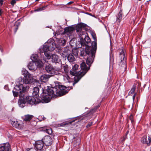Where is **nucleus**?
Listing matches in <instances>:
<instances>
[{
	"instance_id": "obj_1",
	"label": "nucleus",
	"mask_w": 151,
	"mask_h": 151,
	"mask_svg": "<svg viewBox=\"0 0 151 151\" xmlns=\"http://www.w3.org/2000/svg\"><path fill=\"white\" fill-rule=\"evenodd\" d=\"M55 85L54 87H49L47 90L43 91L40 97L41 100L33 96H28L26 98L25 101L24 98L27 87H24L22 84L15 86L12 92L14 97H17L18 96H19L18 104L19 106L22 108L25 106L26 102L31 106L37 104L41 101L48 103L50 101L51 98L61 96L66 93V86L61 85V83L58 81L55 82Z\"/></svg>"
},
{
	"instance_id": "obj_2",
	"label": "nucleus",
	"mask_w": 151,
	"mask_h": 151,
	"mask_svg": "<svg viewBox=\"0 0 151 151\" xmlns=\"http://www.w3.org/2000/svg\"><path fill=\"white\" fill-rule=\"evenodd\" d=\"M83 26V23H80L77 25L76 27V32L80 38L79 44H80L78 47L80 48L82 46L83 47L80 49V56L85 58V57L90 54L91 51H93L91 50L90 47L87 45L91 42V40L88 36L86 32L82 29V27Z\"/></svg>"
},
{
	"instance_id": "obj_3",
	"label": "nucleus",
	"mask_w": 151,
	"mask_h": 151,
	"mask_svg": "<svg viewBox=\"0 0 151 151\" xmlns=\"http://www.w3.org/2000/svg\"><path fill=\"white\" fill-rule=\"evenodd\" d=\"M78 67V65L75 64L72 66V70H70L69 75L67 71V80L68 81L69 83H72L73 85L80 79L78 78L79 75L78 74L80 71H77ZM68 68V65H67V71Z\"/></svg>"
},
{
	"instance_id": "obj_4",
	"label": "nucleus",
	"mask_w": 151,
	"mask_h": 151,
	"mask_svg": "<svg viewBox=\"0 0 151 151\" xmlns=\"http://www.w3.org/2000/svg\"><path fill=\"white\" fill-rule=\"evenodd\" d=\"M89 67L90 66H89V67H88L84 62L82 63L81 64V70H80L78 73V75H79L78 77L79 79H81L86 74L87 71L89 69Z\"/></svg>"
},
{
	"instance_id": "obj_5",
	"label": "nucleus",
	"mask_w": 151,
	"mask_h": 151,
	"mask_svg": "<svg viewBox=\"0 0 151 151\" xmlns=\"http://www.w3.org/2000/svg\"><path fill=\"white\" fill-rule=\"evenodd\" d=\"M55 45L53 41H48L45 45H43V50L46 51H52L55 49Z\"/></svg>"
},
{
	"instance_id": "obj_6",
	"label": "nucleus",
	"mask_w": 151,
	"mask_h": 151,
	"mask_svg": "<svg viewBox=\"0 0 151 151\" xmlns=\"http://www.w3.org/2000/svg\"><path fill=\"white\" fill-rule=\"evenodd\" d=\"M75 30L74 27L72 26L67 27V35L69 38H75L76 35L74 33Z\"/></svg>"
},
{
	"instance_id": "obj_7",
	"label": "nucleus",
	"mask_w": 151,
	"mask_h": 151,
	"mask_svg": "<svg viewBox=\"0 0 151 151\" xmlns=\"http://www.w3.org/2000/svg\"><path fill=\"white\" fill-rule=\"evenodd\" d=\"M95 50L91 51L90 54L87 55L86 59V62L87 64L90 66L93 62V58L95 57Z\"/></svg>"
},
{
	"instance_id": "obj_8",
	"label": "nucleus",
	"mask_w": 151,
	"mask_h": 151,
	"mask_svg": "<svg viewBox=\"0 0 151 151\" xmlns=\"http://www.w3.org/2000/svg\"><path fill=\"white\" fill-rule=\"evenodd\" d=\"M33 81L34 79L30 74L24 76L23 79V82L25 84L31 83Z\"/></svg>"
},
{
	"instance_id": "obj_9",
	"label": "nucleus",
	"mask_w": 151,
	"mask_h": 151,
	"mask_svg": "<svg viewBox=\"0 0 151 151\" xmlns=\"http://www.w3.org/2000/svg\"><path fill=\"white\" fill-rule=\"evenodd\" d=\"M42 140L43 143L46 146H50L52 143V139L49 136H45Z\"/></svg>"
},
{
	"instance_id": "obj_10",
	"label": "nucleus",
	"mask_w": 151,
	"mask_h": 151,
	"mask_svg": "<svg viewBox=\"0 0 151 151\" xmlns=\"http://www.w3.org/2000/svg\"><path fill=\"white\" fill-rule=\"evenodd\" d=\"M0 151H12L9 143H6L2 144L0 147Z\"/></svg>"
},
{
	"instance_id": "obj_11",
	"label": "nucleus",
	"mask_w": 151,
	"mask_h": 151,
	"mask_svg": "<svg viewBox=\"0 0 151 151\" xmlns=\"http://www.w3.org/2000/svg\"><path fill=\"white\" fill-rule=\"evenodd\" d=\"M60 54L62 57L61 60V63L62 64L64 65L66 63V62L65 61L66 60V50L65 49L64 50H62Z\"/></svg>"
},
{
	"instance_id": "obj_12",
	"label": "nucleus",
	"mask_w": 151,
	"mask_h": 151,
	"mask_svg": "<svg viewBox=\"0 0 151 151\" xmlns=\"http://www.w3.org/2000/svg\"><path fill=\"white\" fill-rule=\"evenodd\" d=\"M44 144L42 140L38 141L35 142V146L37 150H41L43 148Z\"/></svg>"
},
{
	"instance_id": "obj_13",
	"label": "nucleus",
	"mask_w": 151,
	"mask_h": 151,
	"mask_svg": "<svg viewBox=\"0 0 151 151\" xmlns=\"http://www.w3.org/2000/svg\"><path fill=\"white\" fill-rule=\"evenodd\" d=\"M119 58L121 63L122 62L124 63H126V58L125 56V52L124 50L122 49L121 52H120Z\"/></svg>"
},
{
	"instance_id": "obj_14",
	"label": "nucleus",
	"mask_w": 151,
	"mask_h": 151,
	"mask_svg": "<svg viewBox=\"0 0 151 151\" xmlns=\"http://www.w3.org/2000/svg\"><path fill=\"white\" fill-rule=\"evenodd\" d=\"M34 63L33 62L31 61L27 65L29 70L32 71L35 70L37 68L35 64H34Z\"/></svg>"
},
{
	"instance_id": "obj_15",
	"label": "nucleus",
	"mask_w": 151,
	"mask_h": 151,
	"mask_svg": "<svg viewBox=\"0 0 151 151\" xmlns=\"http://www.w3.org/2000/svg\"><path fill=\"white\" fill-rule=\"evenodd\" d=\"M39 94V88L37 87H34L33 89L32 96L38 99Z\"/></svg>"
},
{
	"instance_id": "obj_16",
	"label": "nucleus",
	"mask_w": 151,
	"mask_h": 151,
	"mask_svg": "<svg viewBox=\"0 0 151 151\" xmlns=\"http://www.w3.org/2000/svg\"><path fill=\"white\" fill-rule=\"evenodd\" d=\"M150 138L148 139L149 142H148L146 136H144L142 138L141 142L143 144H146L147 146H150V144L151 139Z\"/></svg>"
},
{
	"instance_id": "obj_17",
	"label": "nucleus",
	"mask_w": 151,
	"mask_h": 151,
	"mask_svg": "<svg viewBox=\"0 0 151 151\" xmlns=\"http://www.w3.org/2000/svg\"><path fill=\"white\" fill-rule=\"evenodd\" d=\"M50 77L49 75H43L41 76L40 79L41 81L45 82L48 80Z\"/></svg>"
},
{
	"instance_id": "obj_18",
	"label": "nucleus",
	"mask_w": 151,
	"mask_h": 151,
	"mask_svg": "<svg viewBox=\"0 0 151 151\" xmlns=\"http://www.w3.org/2000/svg\"><path fill=\"white\" fill-rule=\"evenodd\" d=\"M68 61L71 64H73L75 60V58L74 56L72 54H69L67 57Z\"/></svg>"
},
{
	"instance_id": "obj_19",
	"label": "nucleus",
	"mask_w": 151,
	"mask_h": 151,
	"mask_svg": "<svg viewBox=\"0 0 151 151\" xmlns=\"http://www.w3.org/2000/svg\"><path fill=\"white\" fill-rule=\"evenodd\" d=\"M52 62L53 63L58 62L59 59L58 56L55 54L52 55Z\"/></svg>"
},
{
	"instance_id": "obj_20",
	"label": "nucleus",
	"mask_w": 151,
	"mask_h": 151,
	"mask_svg": "<svg viewBox=\"0 0 151 151\" xmlns=\"http://www.w3.org/2000/svg\"><path fill=\"white\" fill-rule=\"evenodd\" d=\"M33 116L32 115L27 114L25 115L23 117V119L25 121H29L33 118Z\"/></svg>"
},
{
	"instance_id": "obj_21",
	"label": "nucleus",
	"mask_w": 151,
	"mask_h": 151,
	"mask_svg": "<svg viewBox=\"0 0 151 151\" xmlns=\"http://www.w3.org/2000/svg\"><path fill=\"white\" fill-rule=\"evenodd\" d=\"M32 62L36 63L39 60L37 55L36 54H33L31 57Z\"/></svg>"
},
{
	"instance_id": "obj_22",
	"label": "nucleus",
	"mask_w": 151,
	"mask_h": 151,
	"mask_svg": "<svg viewBox=\"0 0 151 151\" xmlns=\"http://www.w3.org/2000/svg\"><path fill=\"white\" fill-rule=\"evenodd\" d=\"M42 130L47 133L48 134H52V130L51 129L47 128V127H43Z\"/></svg>"
},
{
	"instance_id": "obj_23",
	"label": "nucleus",
	"mask_w": 151,
	"mask_h": 151,
	"mask_svg": "<svg viewBox=\"0 0 151 151\" xmlns=\"http://www.w3.org/2000/svg\"><path fill=\"white\" fill-rule=\"evenodd\" d=\"M122 17V10H120L119 13L118 14L116 21L119 22H120Z\"/></svg>"
},
{
	"instance_id": "obj_24",
	"label": "nucleus",
	"mask_w": 151,
	"mask_h": 151,
	"mask_svg": "<svg viewBox=\"0 0 151 151\" xmlns=\"http://www.w3.org/2000/svg\"><path fill=\"white\" fill-rule=\"evenodd\" d=\"M136 88V85H134L132 87L130 91L128 93L129 95H132L133 94Z\"/></svg>"
},
{
	"instance_id": "obj_25",
	"label": "nucleus",
	"mask_w": 151,
	"mask_h": 151,
	"mask_svg": "<svg viewBox=\"0 0 151 151\" xmlns=\"http://www.w3.org/2000/svg\"><path fill=\"white\" fill-rule=\"evenodd\" d=\"M44 52V53L45 56L47 57V58L48 59H50L52 55L51 56L50 54H49V52H48L49 51H46L45 50H43Z\"/></svg>"
},
{
	"instance_id": "obj_26",
	"label": "nucleus",
	"mask_w": 151,
	"mask_h": 151,
	"mask_svg": "<svg viewBox=\"0 0 151 151\" xmlns=\"http://www.w3.org/2000/svg\"><path fill=\"white\" fill-rule=\"evenodd\" d=\"M36 65H37L39 68L42 67L43 66V63L42 61L39 60L37 62L35 63Z\"/></svg>"
},
{
	"instance_id": "obj_27",
	"label": "nucleus",
	"mask_w": 151,
	"mask_h": 151,
	"mask_svg": "<svg viewBox=\"0 0 151 151\" xmlns=\"http://www.w3.org/2000/svg\"><path fill=\"white\" fill-rule=\"evenodd\" d=\"M71 39L70 41L69 44L70 45L72 46H73L74 45L76 44L75 42H76V40L75 38H71Z\"/></svg>"
},
{
	"instance_id": "obj_28",
	"label": "nucleus",
	"mask_w": 151,
	"mask_h": 151,
	"mask_svg": "<svg viewBox=\"0 0 151 151\" xmlns=\"http://www.w3.org/2000/svg\"><path fill=\"white\" fill-rule=\"evenodd\" d=\"M22 74L23 75H24V76H25L26 75H27L28 74H29L27 70L25 69H22Z\"/></svg>"
},
{
	"instance_id": "obj_29",
	"label": "nucleus",
	"mask_w": 151,
	"mask_h": 151,
	"mask_svg": "<svg viewBox=\"0 0 151 151\" xmlns=\"http://www.w3.org/2000/svg\"><path fill=\"white\" fill-rule=\"evenodd\" d=\"M66 32V27H65L64 28V31L62 32V33H60V32H59V34L57 32L55 34V36L56 37L57 36H58V35H60V34H61V35H63Z\"/></svg>"
},
{
	"instance_id": "obj_30",
	"label": "nucleus",
	"mask_w": 151,
	"mask_h": 151,
	"mask_svg": "<svg viewBox=\"0 0 151 151\" xmlns=\"http://www.w3.org/2000/svg\"><path fill=\"white\" fill-rule=\"evenodd\" d=\"M13 125L14 127H15L16 128H18L19 127L20 124L17 122H14Z\"/></svg>"
},
{
	"instance_id": "obj_31",
	"label": "nucleus",
	"mask_w": 151,
	"mask_h": 151,
	"mask_svg": "<svg viewBox=\"0 0 151 151\" xmlns=\"http://www.w3.org/2000/svg\"><path fill=\"white\" fill-rule=\"evenodd\" d=\"M91 35L94 40L95 41H96L97 40L95 33L93 32H92Z\"/></svg>"
},
{
	"instance_id": "obj_32",
	"label": "nucleus",
	"mask_w": 151,
	"mask_h": 151,
	"mask_svg": "<svg viewBox=\"0 0 151 151\" xmlns=\"http://www.w3.org/2000/svg\"><path fill=\"white\" fill-rule=\"evenodd\" d=\"M46 71L48 73H50L51 72V68L49 67V66H46L45 68Z\"/></svg>"
},
{
	"instance_id": "obj_33",
	"label": "nucleus",
	"mask_w": 151,
	"mask_h": 151,
	"mask_svg": "<svg viewBox=\"0 0 151 151\" xmlns=\"http://www.w3.org/2000/svg\"><path fill=\"white\" fill-rule=\"evenodd\" d=\"M96 41H94V42H92V45L93 46L94 48H96L97 46V43L96 42Z\"/></svg>"
},
{
	"instance_id": "obj_34",
	"label": "nucleus",
	"mask_w": 151,
	"mask_h": 151,
	"mask_svg": "<svg viewBox=\"0 0 151 151\" xmlns=\"http://www.w3.org/2000/svg\"><path fill=\"white\" fill-rule=\"evenodd\" d=\"M65 125H66V122H64L61 124H58V127H63Z\"/></svg>"
},
{
	"instance_id": "obj_35",
	"label": "nucleus",
	"mask_w": 151,
	"mask_h": 151,
	"mask_svg": "<svg viewBox=\"0 0 151 151\" xmlns=\"http://www.w3.org/2000/svg\"><path fill=\"white\" fill-rule=\"evenodd\" d=\"M16 0H12L11 2V5L14 6V4L16 3Z\"/></svg>"
},
{
	"instance_id": "obj_36",
	"label": "nucleus",
	"mask_w": 151,
	"mask_h": 151,
	"mask_svg": "<svg viewBox=\"0 0 151 151\" xmlns=\"http://www.w3.org/2000/svg\"><path fill=\"white\" fill-rule=\"evenodd\" d=\"M73 54L74 55H76L78 54V51L77 50L75 49L73 51Z\"/></svg>"
},
{
	"instance_id": "obj_37",
	"label": "nucleus",
	"mask_w": 151,
	"mask_h": 151,
	"mask_svg": "<svg viewBox=\"0 0 151 151\" xmlns=\"http://www.w3.org/2000/svg\"><path fill=\"white\" fill-rule=\"evenodd\" d=\"M92 122H89L86 126L87 128H88V127H90V126H91L92 125Z\"/></svg>"
},
{
	"instance_id": "obj_38",
	"label": "nucleus",
	"mask_w": 151,
	"mask_h": 151,
	"mask_svg": "<svg viewBox=\"0 0 151 151\" xmlns=\"http://www.w3.org/2000/svg\"><path fill=\"white\" fill-rule=\"evenodd\" d=\"M26 151H35L33 148H28L26 149Z\"/></svg>"
},
{
	"instance_id": "obj_39",
	"label": "nucleus",
	"mask_w": 151,
	"mask_h": 151,
	"mask_svg": "<svg viewBox=\"0 0 151 151\" xmlns=\"http://www.w3.org/2000/svg\"><path fill=\"white\" fill-rule=\"evenodd\" d=\"M129 119L131 120V122L132 123L133 122V116L132 115H131L129 116Z\"/></svg>"
},
{
	"instance_id": "obj_40",
	"label": "nucleus",
	"mask_w": 151,
	"mask_h": 151,
	"mask_svg": "<svg viewBox=\"0 0 151 151\" xmlns=\"http://www.w3.org/2000/svg\"><path fill=\"white\" fill-rule=\"evenodd\" d=\"M47 5L44 6L42 7H41L42 11L45 10L46 8L47 7Z\"/></svg>"
},
{
	"instance_id": "obj_41",
	"label": "nucleus",
	"mask_w": 151,
	"mask_h": 151,
	"mask_svg": "<svg viewBox=\"0 0 151 151\" xmlns=\"http://www.w3.org/2000/svg\"><path fill=\"white\" fill-rule=\"evenodd\" d=\"M137 93H134V95L133 96L132 99H133V102L134 101L135 96H136V95H137Z\"/></svg>"
},
{
	"instance_id": "obj_42",
	"label": "nucleus",
	"mask_w": 151,
	"mask_h": 151,
	"mask_svg": "<svg viewBox=\"0 0 151 151\" xmlns=\"http://www.w3.org/2000/svg\"><path fill=\"white\" fill-rule=\"evenodd\" d=\"M66 88H67V92L68 91H67L69 90H70L72 89V86H70V87L68 86V87H67Z\"/></svg>"
},
{
	"instance_id": "obj_43",
	"label": "nucleus",
	"mask_w": 151,
	"mask_h": 151,
	"mask_svg": "<svg viewBox=\"0 0 151 151\" xmlns=\"http://www.w3.org/2000/svg\"><path fill=\"white\" fill-rule=\"evenodd\" d=\"M42 11V9H41V7H40V8H38L37 9H35V12H36V11Z\"/></svg>"
},
{
	"instance_id": "obj_44",
	"label": "nucleus",
	"mask_w": 151,
	"mask_h": 151,
	"mask_svg": "<svg viewBox=\"0 0 151 151\" xmlns=\"http://www.w3.org/2000/svg\"><path fill=\"white\" fill-rule=\"evenodd\" d=\"M4 89L6 90H7L8 91H9V88H8V85H5L4 87Z\"/></svg>"
},
{
	"instance_id": "obj_45",
	"label": "nucleus",
	"mask_w": 151,
	"mask_h": 151,
	"mask_svg": "<svg viewBox=\"0 0 151 151\" xmlns=\"http://www.w3.org/2000/svg\"><path fill=\"white\" fill-rule=\"evenodd\" d=\"M75 121V120H73L72 121L68 122V121H67V124H72V123L73 122Z\"/></svg>"
},
{
	"instance_id": "obj_46",
	"label": "nucleus",
	"mask_w": 151,
	"mask_h": 151,
	"mask_svg": "<svg viewBox=\"0 0 151 151\" xmlns=\"http://www.w3.org/2000/svg\"><path fill=\"white\" fill-rule=\"evenodd\" d=\"M15 32H16L17 31V29H18V26L17 25L16 26H15Z\"/></svg>"
},
{
	"instance_id": "obj_47",
	"label": "nucleus",
	"mask_w": 151,
	"mask_h": 151,
	"mask_svg": "<svg viewBox=\"0 0 151 151\" xmlns=\"http://www.w3.org/2000/svg\"><path fill=\"white\" fill-rule=\"evenodd\" d=\"M4 2L3 0H0V3L1 5H2Z\"/></svg>"
},
{
	"instance_id": "obj_48",
	"label": "nucleus",
	"mask_w": 151,
	"mask_h": 151,
	"mask_svg": "<svg viewBox=\"0 0 151 151\" xmlns=\"http://www.w3.org/2000/svg\"><path fill=\"white\" fill-rule=\"evenodd\" d=\"M3 12L1 9H0V16H1L3 13Z\"/></svg>"
},
{
	"instance_id": "obj_49",
	"label": "nucleus",
	"mask_w": 151,
	"mask_h": 151,
	"mask_svg": "<svg viewBox=\"0 0 151 151\" xmlns=\"http://www.w3.org/2000/svg\"><path fill=\"white\" fill-rule=\"evenodd\" d=\"M73 1H70L67 4H67H71L72 3H73Z\"/></svg>"
},
{
	"instance_id": "obj_50",
	"label": "nucleus",
	"mask_w": 151,
	"mask_h": 151,
	"mask_svg": "<svg viewBox=\"0 0 151 151\" xmlns=\"http://www.w3.org/2000/svg\"><path fill=\"white\" fill-rule=\"evenodd\" d=\"M0 50L1 52H3V50L2 48V47L1 45H0Z\"/></svg>"
},
{
	"instance_id": "obj_51",
	"label": "nucleus",
	"mask_w": 151,
	"mask_h": 151,
	"mask_svg": "<svg viewBox=\"0 0 151 151\" xmlns=\"http://www.w3.org/2000/svg\"><path fill=\"white\" fill-rule=\"evenodd\" d=\"M127 138V136H126L125 137L123 138L122 141H124Z\"/></svg>"
},
{
	"instance_id": "obj_52",
	"label": "nucleus",
	"mask_w": 151,
	"mask_h": 151,
	"mask_svg": "<svg viewBox=\"0 0 151 151\" xmlns=\"http://www.w3.org/2000/svg\"><path fill=\"white\" fill-rule=\"evenodd\" d=\"M63 42H62V43H63V45H64L65 43V40L64 39L63 40Z\"/></svg>"
},
{
	"instance_id": "obj_53",
	"label": "nucleus",
	"mask_w": 151,
	"mask_h": 151,
	"mask_svg": "<svg viewBox=\"0 0 151 151\" xmlns=\"http://www.w3.org/2000/svg\"><path fill=\"white\" fill-rule=\"evenodd\" d=\"M63 67H64V71H65V72L66 70V65H64L63 66Z\"/></svg>"
},
{
	"instance_id": "obj_54",
	"label": "nucleus",
	"mask_w": 151,
	"mask_h": 151,
	"mask_svg": "<svg viewBox=\"0 0 151 151\" xmlns=\"http://www.w3.org/2000/svg\"><path fill=\"white\" fill-rule=\"evenodd\" d=\"M77 140L78 141V143H79L80 142V139L79 138H78L77 139Z\"/></svg>"
},
{
	"instance_id": "obj_55",
	"label": "nucleus",
	"mask_w": 151,
	"mask_h": 151,
	"mask_svg": "<svg viewBox=\"0 0 151 151\" xmlns=\"http://www.w3.org/2000/svg\"><path fill=\"white\" fill-rule=\"evenodd\" d=\"M128 133H129V131H127L126 133V136H127V135L128 134Z\"/></svg>"
},
{
	"instance_id": "obj_56",
	"label": "nucleus",
	"mask_w": 151,
	"mask_h": 151,
	"mask_svg": "<svg viewBox=\"0 0 151 151\" xmlns=\"http://www.w3.org/2000/svg\"><path fill=\"white\" fill-rule=\"evenodd\" d=\"M42 118H43V120H44L45 119H46L45 118L44 116H43Z\"/></svg>"
},
{
	"instance_id": "obj_57",
	"label": "nucleus",
	"mask_w": 151,
	"mask_h": 151,
	"mask_svg": "<svg viewBox=\"0 0 151 151\" xmlns=\"http://www.w3.org/2000/svg\"><path fill=\"white\" fill-rule=\"evenodd\" d=\"M89 14V15L92 16V14Z\"/></svg>"
},
{
	"instance_id": "obj_58",
	"label": "nucleus",
	"mask_w": 151,
	"mask_h": 151,
	"mask_svg": "<svg viewBox=\"0 0 151 151\" xmlns=\"http://www.w3.org/2000/svg\"><path fill=\"white\" fill-rule=\"evenodd\" d=\"M1 60L0 59V63H1Z\"/></svg>"
},
{
	"instance_id": "obj_59",
	"label": "nucleus",
	"mask_w": 151,
	"mask_h": 151,
	"mask_svg": "<svg viewBox=\"0 0 151 151\" xmlns=\"http://www.w3.org/2000/svg\"><path fill=\"white\" fill-rule=\"evenodd\" d=\"M150 1V0H149L148 1H147V2H149V1Z\"/></svg>"
},
{
	"instance_id": "obj_60",
	"label": "nucleus",
	"mask_w": 151,
	"mask_h": 151,
	"mask_svg": "<svg viewBox=\"0 0 151 151\" xmlns=\"http://www.w3.org/2000/svg\"><path fill=\"white\" fill-rule=\"evenodd\" d=\"M39 0H36V1H39Z\"/></svg>"
},
{
	"instance_id": "obj_61",
	"label": "nucleus",
	"mask_w": 151,
	"mask_h": 151,
	"mask_svg": "<svg viewBox=\"0 0 151 151\" xmlns=\"http://www.w3.org/2000/svg\"><path fill=\"white\" fill-rule=\"evenodd\" d=\"M61 41L62 42V40H61Z\"/></svg>"
},
{
	"instance_id": "obj_62",
	"label": "nucleus",
	"mask_w": 151,
	"mask_h": 151,
	"mask_svg": "<svg viewBox=\"0 0 151 151\" xmlns=\"http://www.w3.org/2000/svg\"><path fill=\"white\" fill-rule=\"evenodd\" d=\"M139 1H141V0H139Z\"/></svg>"
},
{
	"instance_id": "obj_63",
	"label": "nucleus",
	"mask_w": 151,
	"mask_h": 151,
	"mask_svg": "<svg viewBox=\"0 0 151 151\" xmlns=\"http://www.w3.org/2000/svg\"><path fill=\"white\" fill-rule=\"evenodd\" d=\"M77 151H79V150H77Z\"/></svg>"
}]
</instances>
